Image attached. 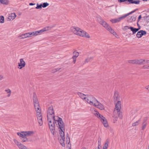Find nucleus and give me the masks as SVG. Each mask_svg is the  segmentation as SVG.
I'll return each mask as SVG.
<instances>
[{
	"mask_svg": "<svg viewBox=\"0 0 149 149\" xmlns=\"http://www.w3.org/2000/svg\"><path fill=\"white\" fill-rule=\"evenodd\" d=\"M5 91L7 94V96L8 97H10L12 94L11 90L9 88H6L5 90Z\"/></svg>",
	"mask_w": 149,
	"mask_h": 149,
	"instance_id": "aec40b11",
	"label": "nucleus"
},
{
	"mask_svg": "<svg viewBox=\"0 0 149 149\" xmlns=\"http://www.w3.org/2000/svg\"><path fill=\"white\" fill-rule=\"evenodd\" d=\"M76 58L77 57H75L74 56H73L72 57V58L73 59V61L72 62L74 64L76 62Z\"/></svg>",
	"mask_w": 149,
	"mask_h": 149,
	"instance_id": "58836bf2",
	"label": "nucleus"
},
{
	"mask_svg": "<svg viewBox=\"0 0 149 149\" xmlns=\"http://www.w3.org/2000/svg\"><path fill=\"white\" fill-rule=\"evenodd\" d=\"M96 149H100L99 147H98L97 148H96Z\"/></svg>",
	"mask_w": 149,
	"mask_h": 149,
	"instance_id": "603ef678",
	"label": "nucleus"
},
{
	"mask_svg": "<svg viewBox=\"0 0 149 149\" xmlns=\"http://www.w3.org/2000/svg\"><path fill=\"white\" fill-rule=\"evenodd\" d=\"M16 15L14 13L9 14L8 19L9 20H13L16 17Z\"/></svg>",
	"mask_w": 149,
	"mask_h": 149,
	"instance_id": "a211bd4d",
	"label": "nucleus"
},
{
	"mask_svg": "<svg viewBox=\"0 0 149 149\" xmlns=\"http://www.w3.org/2000/svg\"><path fill=\"white\" fill-rule=\"evenodd\" d=\"M137 64L141 65V64H144V62L146 61V60L144 59H136Z\"/></svg>",
	"mask_w": 149,
	"mask_h": 149,
	"instance_id": "4be33fe9",
	"label": "nucleus"
},
{
	"mask_svg": "<svg viewBox=\"0 0 149 149\" xmlns=\"http://www.w3.org/2000/svg\"><path fill=\"white\" fill-rule=\"evenodd\" d=\"M141 18V15H140L138 17V19L139 20Z\"/></svg>",
	"mask_w": 149,
	"mask_h": 149,
	"instance_id": "de8ad7c7",
	"label": "nucleus"
},
{
	"mask_svg": "<svg viewBox=\"0 0 149 149\" xmlns=\"http://www.w3.org/2000/svg\"><path fill=\"white\" fill-rule=\"evenodd\" d=\"M136 16H133L131 17L130 18V22L134 21L136 20Z\"/></svg>",
	"mask_w": 149,
	"mask_h": 149,
	"instance_id": "c756f323",
	"label": "nucleus"
},
{
	"mask_svg": "<svg viewBox=\"0 0 149 149\" xmlns=\"http://www.w3.org/2000/svg\"><path fill=\"white\" fill-rule=\"evenodd\" d=\"M71 30L74 34L81 37L90 38L89 35L85 31L77 27H72Z\"/></svg>",
	"mask_w": 149,
	"mask_h": 149,
	"instance_id": "20e7f679",
	"label": "nucleus"
},
{
	"mask_svg": "<svg viewBox=\"0 0 149 149\" xmlns=\"http://www.w3.org/2000/svg\"><path fill=\"white\" fill-rule=\"evenodd\" d=\"M119 98V93L117 91H115L114 95V98L115 100H118Z\"/></svg>",
	"mask_w": 149,
	"mask_h": 149,
	"instance_id": "b1692460",
	"label": "nucleus"
},
{
	"mask_svg": "<svg viewBox=\"0 0 149 149\" xmlns=\"http://www.w3.org/2000/svg\"><path fill=\"white\" fill-rule=\"evenodd\" d=\"M35 4V3H29V5H30V6L33 5H34Z\"/></svg>",
	"mask_w": 149,
	"mask_h": 149,
	"instance_id": "49530a36",
	"label": "nucleus"
},
{
	"mask_svg": "<svg viewBox=\"0 0 149 149\" xmlns=\"http://www.w3.org/2000/svg\"><path fill=\"white\" fill-rule=\"evenodd\" d=\"M60 69H59L58 68H57L56 70V71H58Z\"/></svg>",
	"mask_w": 149,
	"mask_h": 149,
	"instance_id": "09e8293b",
	"label": "nucleus"
},
{
	"mask_svg": "<svg viewBox=\"0 0 149 149\" xmlns=\"http://www.w3.org/2000/svg\"><path fill=\"white\" fill-rule=\"evenodd\" d=\"M127 1V0H118V1L120 2H124Z\"/></svg>",
	"mask_w": 149,
	"mask_h": 149,
	"instance_id": "79ce46f5",
	"label": "nucleus"
},
{
	"mask_svg": "<svg viewBox=\"0 0 149 149\" xmlns=\"http://www.w3.org/2000/svg\"><path fill=\"white\" fill-rule=\"evenodd\" d=\"M30 38L36 36L38 35L37 31L29 32Z\"/></svg>",
	"mask_w": 149,
	"mask_h": 149,
	"instance_id": "412c9836",
	"label": "nucleus"
},
{
	"mask_svg": "<svg viewBox=\"0 0 149 149\" xmlns=\"http://www.w3.org/2000/svg\"><path fill=\"white\" fill-rule=\"evenodd\" d=\"M133 0H127V1H128L130 3H131V2H133Z\"/></svg>",
	"mask_w": 149,
	"mask_h": 149,
	"instance_id": "a18cd8bd",
	"label": "nucleus"
},
{
	"mask_svg": "<svg viewBox=\"0 0 149 149\" xmlns=\"http://www.w3.org/2000/svg\"><path fill=\"white\" fill-rule=\"evenodd\" d=\"M93 113L98 119L102 116L96 109H94V111Z\"/></svg>",
	"mask_w": 149,
	"mask_h": 149,
	"instance_id": "393cba45",
	"label": "nucleus"
},
{
	"mask_svg": "<svg viewBox=\"0 0 149 149\" xmlns=\"http://www.w3.org/2000/svg\"><path fill=\"white\" fill-rule=\"evenodd\" d=\"M145 88L148 91H149V85L146 86Z\"/></svg>",
	"mask_w": 149,
	"mask_h": 149,
	"instance_id": "37998d69",
	"label": "nucleus"
},
{
	"mask_svg": "<svg viewBox=\"0 0 149 149\" xmlns=\"http://www.w3.org/2000/svg\"><path fill=\"white\" fill-rule=\"evenodd\" d=\"M33 102L34 107L36 111V117L39 124L41 126L43 124L41 108L36 94H33Z\"/></svg>",
	"mask_w": 149,
	"mask_h": 149,
	"instance_id": "f03ea898",
	"label": "nucleus"
},
{
	"mask_svg": "<svg viewBox=\"0 0 149 149\" xmlns=\"http://www.w3.org/2000/svg\"><path fill=\"white\" fill-rule=\"evenodd\" d=\"M139 120L136 122L133 123L132 124V126H135L138 125L139 124Z\"/></svg>",
	"mask_w": 149,
	"mask_h": 149,
	"instance_id": "7c9ffc66",
	"label": "nucleus"
},
{
	"mask_svg": "<svg viewBox=\"0 0 149 149\" xmlns=\"http://www.w3.org/2000/svg\"><path fill=\"white\" fill-rule=\"evenodd\" d=\"M63 131V136H62L61 135H62L61 134V133L62 132V130L60 131L59 132V133L60 135V138H59V142H60V143L61 144V145L63 146H65V143L64 142V139H65V135H64V132L65 130Z\"/></svg>",
	"mask_w": 149,
	"mask_h": 149,
	"instance_id": "f8f14e48",
	"label": "nucleus"
},
{
	"mask_svg": "<svg viewBox=\"0 0 149 149\" xmlns=\"http://www.w3.org/2000/svg\"><path fill=\"white\" fill-rule=\"evenodd\" d=\"M47 119L54 118L56 116H54V111L52 106L48 107L47 110Z\"/></svg>",
	"mask_w": 149,
	"mask_h": 149,
	"instance_id": "0eeeda50",
	"label": "nucleus"
},
{
	"mask_svg": "<svg viewBox=\"0 0 149 149\" xmlns=\"http://www.w3.org/2000/svg\"><path fill=\"white\" fill-rule=\"evenodd\" d=\"M66 143L69 144L70 143V139L68 136H67L66 137Z\"/></svg>",
	"mask_w": 149,
	"mask_h": 149,
	"instance_id": "e433bc0d",
	"label": "nucleus"
},
{
	"mask_svg": "<svg viewBox=\"0 0 149 149\" xmlns=\"http://www.w3.org/2000/svg\"><path fill=\"white\" fill-rule=\"evenodd\" d=\"M10 3V0H0V3L3 5H7Z\"/></svg>",
	"mask_w": 149,
	"mask_h": 149,
	"instance_id": "5701e85b",
	"label": "nucleus"
},
{
	"mask_svg": "<svg viewBox=\"0 0 149 149\" xmlns=\"http://www.w3.org/2000/svg\"><path fill=\"white\" fill-rule=\"evenodd\" d=\"M100 144H100H100H99V146H100Z\"/></svg>",
	"mask_w": 149,
	"mask_h": 149,
	"instance_id": "864d4df0",
	"label": "nucleus"
},
{
	"mask_svg": "<svg viewBox=\"0 0 149 149\" xmlns=\"http://www.w3.org/2000/svg\"><path fill=\"white\" fill-rule=\"evenodd\" d=\"M4 22V18L3 16H0V23H3Z\"/></svg>",
	"mask_w": 149,
	"mask_h": 149,
	"instance_id": "c85d7f7f",
	"label": "nucleus"
},
{
	"mask_svg": "<svg viewBox=\"0 0 149 149\" xmlns=\"http://www.w3.org/2000/svg\"><path fill=\"white\" fill-rule=\"evenodd\" d=\"M17 134L20 137V139L22 142H25L28 141V139L27 137L25 136H22L21 135V132H17Z\"/></svg>",
	"mask_w": 149,
	"mask_h": 149,
	"instance_id": "2eb2a0df",
	"label": "nucleus"
},
{
	"mask_svg": "<svg viewBox=\"0 0 149 149\" xmlns=\"http://www.w3.org/2000/svg\"><path fill=\"white\" fill-rule=\"evenodd\" d=\"M53 26H47L44 28L43 29L37 31L38 35H41L44 33V32L51 30Z\"/></svg>",
	"mask_w": 149,
	"mask_h": 149,
	"instance_id": "9d476101",
	"label": "nucleus"
},
{
	"mask_svg": "<svg viewBox=\"0 0 149 149\" xmlns=\"http://www.w3.org/2000/svg\"><path fill=\"white\" fill-rule=\"evenodd\" d=\"M22 136H25L26 137L29 136H32L34 133L33 131H27L20 132Z\"/></svg>",
	"mask_w": 149,
	"mask_h": 149,
	"instance_id": "1a4fd4ad",
	"label": "nucleus"
},
{
	"mask_svg": "<svg viewBox=\"0 0 149 149\" xmlns=\"http://www.w3.org/2000/svg\"><path fill=\"white\" fill-rule=\"evenodd\" d=\"M139 1H134L133 2H131V3H134L135 4H139Z\"/></svg>",
	"mask_w": 149,
	"mask_h": 149,
	"instance_id": "4c0bfd02",
	"label": "nucleus"
},
{
	"mask_svg": "<svg viewBox=\"0 0 149 149\" xmlns=\"http://www.w3.org/2000/svg\"><path fill=\"white\" fill-rule=\"evenodd\" d=\"M121 105V102L120 101H118L116 104L115 109L114 111V113H117L119 116H120V113H121L120 112Z\"/></svg>",
	"mask_w": 149,
	"mask_h": 149,
	"instance_id": "6e6552de",
	"label": "nucleus"
},
{
	"mask_svg": "<svg viewBox=\"0 0 149 149\" xmlns=\"http://www.w3.org/2000/svg\"><path fill=\"white\" fill-rule=\"evenodd\" d=\"M4 79V77L2 75H0V81Z\"/></svg>",
	"mask_w": 149,
	"mask_h": 149,
	"instance_id": "a19ab883",
	"label": "nucleus"
},
{
	"mask_svg": "<svg viewBox=\"0 0 149 149\" xmlns=\"http://www.w3.org/2000/svg\"><path fill=\"white\" fill-rule=\"evenodd\" d=\"M81 149H86V148H82Z\"/></svg>",
	"mask_w": 149,
	"mask_h": 149,
	"instance_id": "3c124183",
	"label": "nucleus"
},
{
	"mask_svg": "<svg viewBox=\"0 0 149 149\" xmlns=\"http://www.w3.org/2000/svg\"><path fill=\"white\" fill-rule=\"evenodd\" d=\"M18 38L22 39L29 38L30 37L29 32L21 34L19 36Z\"/></svg>",
	"mask_w": 149,
	"mask_h": 149,
	"instance_id": "4468645a",
	"label": "nucleus"
},
{
	"mask_svg": "<svg viewBox=\"0 0 149 149\" xmlns=\"http://www.w3.org/2000/svg\"><path fill=\"white\" fill-rule=\"evenodd\" d=\"M93 58V57H89L87 58L85 60V63H86L89 62L91 60H92Z\"/></svg>",
	"mask_w": 149,
	"mask_h": 149,
	"instance_id": "cd10ccee",
	"label": "nucleus"
},
{
	"mask_svg": "<svg viewBox=\"0 0 149 149\" xmlns=\"http://www.w3.org/2000/svg\"><path fill=\"white\" fill-rule=\"evenodd\" d=\"M128 63L130 64H137L136 59L129 60Z\"/></svg>",
	"mask_w": 149,
	"mask_h": 149,
	"instance_id": "bb28decb",
	"label": "nucleus"
},
{
	"mask_svg": "<svg viewBox=\"0 0 149 149\" xmlns=\"http://www.w3.org/2000/svg\"><path fill=\"white\" fill-rule=\"evenodd\" d=\"M146 126V123H144L142 126V130H144Z\"/></svg>",
	"mask_w": 149,
	"mask_h": 149,
	"instance_id": "c9c22d12",
	"label": "nucleus"
},
{
	"mask_svg": "<svg viewBox=\"0 0 149 149\" xmlns=\"http://www.w3.org/2000/svg\"><path fill=\"white\" fill-rule=\"evenodd\" d=\"M79 53L77 52H74L73 56L77 57L79 56Z\"/></svg>",
	"mask_w": 149,
	"mask_h": 149,
	"instance_id": "473e14b6",
	"label": "nucleus"
},
{
	"mask_svg": "<svg viewBox=\"0 0 149 149\" xmlns=\"http://www.w3.org/2000/svg\"><path fill=\"white\" fill-rule=\"evenodd\" d=\"M49 5V4L47 2L43 3L42 4V7L43 8H45L47 6H48Z\"/></svg>",
	"mask_w": 149,
	"mask_h": 149,
	"instance_id": "2f4dec72",
	"label": "nucleus"
},
{
	"mask_svg": "<svg viewBox=\"0 0 149 149\" xmlns=\"http://www.w3.org/2000/svg\"><path fill=\"white\" fill-rule=\"evenodd\" d=\"M37 7L36 8V9H41L42 7V4H41L40 5H39L38 3L37 4Z\"/></svg>",
	"mask_w": 149,
	"mask_h": 149,
	"instance_id": "f704fd0d",
	"label": "nucleus"
},
{
	"mask_svg": "<svg viewBox=\"0 0 149 149\" xmlns=\"http://www.w3.org/2000/svg\"><path fill=\"white\" fill-rule=\"evenodd\" d=\"M13 141L15 143L17 146L18 148L20 149V148L23 146L24 145L22 144L20 142L18 141L17 140L15 139H13Z\"/></svg>",
	"mask_w": 149,
	"mask_h": 149,
	"instance_id": "6ab92c4d",
	"label": "nucleus"
},
{
	"mask_svg": "<svg viewBox=\"0 0 149 149\" xmlns=\"http://www.w3.org/2000/svg\"><path fill=\"white\" fill-rule=\"evenodd\" d=\"M146 31L143 30H141L139 31L136 34V36L138 38H141L143 35H146Z\"/></svg>",
	"mask_w": 149,
	"mask_h": 149,
	"instance_id": "f3484780",
	"label": "nucleus"
},
{
	"mask_svg": "<svg viewBox=\"0 0 149 149\" xmlns=\"http://www.w3.org/2000/svg\"><path fill=\"white\" fill-rule=\"evenodd\" d=\"M101 121L104 126L105 127H107L108 126V124L106 118L103 116H102L99 118Z\"/></svg>",
	"mask_w": 149,
	"mask_h": 149,
	"instance_id": "ddd939ff",
	"label": "nucleus"
},
{
	"mask_svg": "<svg viewBox=\"0 0 149 149\" xmlns=\"http://www.w3.org/2000/svg\"><path fill=\"white\" fill-rule=\"evenodd\" d=\"M77 94L81 99L91 105L94 106L96 103H97L98 101L92 95H85L80 92L78 93Z\"/></svg>",
	"mask_w": 149,
	"mask_h": 149,
	"instance_id": "7ed1b4c3",
	"label": "nucleus"
},
{
	"mask_svg": "<svg viewBox=\"0 0 149 149\" xmlns=\"http://www.w3.org/2000/svg\"><path fill=\"white\" fill-rule=\"evenodd\" d=\"M26 65V63L23 59H19V62L18 63V68L19 69H21L22 68L25 67Z\"/></svg>",
	"mask_w": 149,
	"mask_h": 149,
	"instance_id": "9b49d317",
	"label": "nucleus"
},
{
	"mask_svg": "<svg viewBox=\"0 0 149 149\" xmlns=\"http://www.w3.org/2000/svg\"><path fill=\"white\" fill-rule=\"evenodd\" d=\"M148 69H149V65H148Z\"/></svg>",
	"mask_w": 149,
	"mask_h": 149,
	"instance_id": "8fccbe9b",
	"label": "nucleus"
},
{
	"mask_svg": "<svg viewBox=\"0 0 149 149\" xmlns=\"http://www.w3.org/2000/svg\"><path fill=\"white\" fill-rule=\"evenodd\" d=\"M97 21L100 24L102 25L107 30L109 31L110 33L113 34L114 36H116L117 34L114 30L112 29L109 24L104 21L100 16L97 18Z\"/></svg>",
	"mask_w": 149,
	"mask_h": 149,
	"instance_id": "39448f33",
	"label": "nucleus"
},
{
	"mask_svg": "<svg viewBox=\"0 0 149 149\" xmlns=\"http://www.w3.org/2000/svg\"><path fill=\"white\" fill-rule=\"evenodd\" d=\"M145 64V63H149V60H146V61L144 62Z\"/></svg>",
	"mask_w": 149,
	"mask_h": 149,
	"instance_id": "c03bdc74",
	"label": "nucleus"
},
{
	"mask_svg": "<svg viewBox=\"0 0 149 149\" xmlns=\"http://www.w3.org/2000/svg\"><path fill=\"white\" fill-rule=\"evenodd\" d=\"M48 122L49 128L51 132L53 134H54L55 130V123L58 125L59 129V131L62 130L61 135H63V131L65 130L64 125L63 121L61 118H59L57 116H56L54 118L47 119Z\"/></svg>",
	"mask_w": 149,
	"mask_h": 149,
	"instance_id": "f257e3e1",
	"label": "nucleus"
},
{
	"mask_svg": "<svg viewBox=\"0 0 149 149\" xmlns=\"http://www.w3.org/2000/svg\"><path fill=\"white\" fill-rule=\"evenodd\" d=\"M135 11V10L127 14H126L125 15L122 16L119 18L111 19L110 20V21L112 23H116L119 22H120L123 19H124L128 15L132 14L133 13H134Z\"/></svg>",
	"mask_w": 149,
	"mask_h": 149,
	"instance_id": "423d86ee",
	"label": "nucleus"
},
{
	"mask_svg": "<svg viewBox=\"0 0 149 149\" xmlns=\"http://www.w3.org/2000/svg\"><path fill=\"white\" fill-rule=\"evenodd\" d=\"M143 68L145 69H148V65H143Z\"/></svg>",
	"mask_w": 149,
	"mask_h": 149,
	"instance_id": "ea45409f",
	"label": "nucleus"
},
{
	"mask_svg": "<svg viewBox=\"0 0 149 149\" xmlns=\"http://www.w3.org/2000/svg\"><path fill=\"white\" fill-rule=\"evenodd\" d=\"M94 106L101 110H104L105 109L104 106L101 103H100L98 101L97 103H96V105H95Z\"/></svg>",
	"mask_w": 149,
	"mask_h": 149,
	"instance_id": "dca6fc26",
	"label": "nucleus"
},
{
	"mask_svg": "<svg viewBox=\"0 0 149 149\" xmlns=\"http://www.w3.org/2000/svg\"><path fill=\"white\" fill-rule=\"evenodd\" d=\"M108 146V144L107 142H106L105 144L103 147V149H107Z\"/></svg>",
	"mask_w": 149,
	"mask_h": 149,
	"instance_id": "72a5a7b5",
	"label": "nucleus"
},
{
	"mask_svg": "<svg viewBox=\"0 0 149 149\" xmlns=\"http://www.w3.org/2000/svg\"><path fill=\"white\" fill-rule=\"evenodd\" d=\"M128 29H130L131 31L132 32L133 34L136 33L139 29V28L136 29L132 27H130V28H128Z\"/></svg>",
	"mask_w": 149,
	"mask_h": 149,
	"instance_id": "a878e982",
	"label": "nucleus"
}]
</instances>
